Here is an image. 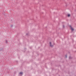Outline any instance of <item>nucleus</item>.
Instances as JSON below:
<instances>
[{"mask_svg":"<svg viewBox=\"0 0 76 76\" xmlns=\"http://www.w3.org/2000/svg\"><path fill=\"white\" fill-rule=\"evenodd\" d=\"M70 28L72 31H73L74 30V29H73V28H72V26H70Z\"/></svg>","mask_w":76,"mask_h":76,"instance_id":"obj_1","label":"nucleus"},{"mask_svg":"<svg viewBox=\"0 0 76 76\" xmlns=\"http://www.w3.org/2000/svg\"><path fill=\"white\" fill-rule=\"evenodd\" d=\"M50 47H53V45H51V42H50Z\"/></svg>","mask_w":76,"mask_h":76,"instance_id":"obj_2","label":"nucleus"},{"mask_svg":"<svg viewBox=\"0 0 76 76\" xmlns=\"http://www.w3.org/2000/svg\"><path fill=\"white\" fill-rule=\"evenodd\" d=\"M20 75H22V74H23V73L22 72H20Z\"/></svg>","mask_w":76,"mask_h":76,"instance_id":"obj_3","label":"nucleus"},{"mask_svg":"<svg viewBox=\"0 0 76 76\" xmlns=\"http://www.w3.org/2000/svg\"><path fill=\"white\" fill-rule=\"evenodd\" d=\"M68 17H69V16H70V15L68 14Z\"/></svg>","mask_w":76,"mask_h":76,"instance_id":"obj_4","label":"nucleus"},{"mask_svg":"<svg viewBox=\"0 0 76 76\" xmlns=\"http://www.w3.org/2000/svg\"><path fill=\"white\" fill-rule=\"evenodd\" d=\"M6 43H7V41H6Z\"/></svg>","mask_w":76,"mask_h":76,"instance_id":"obj_5","label":"nucleus"},{"mask_svg":"<svg viewBox=\"0 0 76 76\" xmlns=\"http://www.w3.org/2000/svg\"><path fill=\"white\" fill-rule=\"evenodd\" d=\"M66 57H67V56H66Z\"/></svg>","mask_w":76,"mask_h":76,"instance_id":"obj_6","label":"nucleus"},{"mask_svg":"<svg viewBox=\"0 0 76 76\" xmlns=\"http://www.w3.org/2000/svg\"><path fill=\"white\" fill-rule=\"evenodd\" d=\"M63 27H64V26H63Z\"/></svg>","mask_w":76,"mask_h":76,"instance_id":"obj_7","label":"nucleus"}]
</instances>
